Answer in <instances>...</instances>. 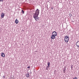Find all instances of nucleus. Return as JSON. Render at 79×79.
Instances as JSON below:
<instances>
[{"label":"nucleus","instance_id":"1","mask_svg":"<svg viewBox=\"0 0 79 79\" xmlns=\"http://www.w3.org/2000/svg\"><path fill=\"white\" fill-rule=\"evenodd\" d=\"M52 35L51 36V38L52 39H56V36H57V33L55 31H54L52 33Z\"/></svg>","mask_w":79,"mask_h":79},{"label":"nucleus","instance_id":"2","mask_svg":"<svg viewBox=\"0 0 79 79\" xmlns=\"http://www.w3.org/2000/svg\"><path fill=\"white\" fill-rule=\"evenodd\" d=\"M39 11H40V10H39V9H37L35 10V12L33 16H39Z\"/></svg>","mask_w":79,"mask_h":79},{"label":"nucleus","instance_id":"3","mask_svg":"<svg viewBox=\"0 0 79 79\" xmlns=\"http://www.w3.org/2000/svg\"><path fill=\"white\" fill-rule=\"evenodd\" d=\"M64 40L66 43H68L69 41V36H65Z\"/></svg>","mask_w":79,"mask_h":79},{"label":"nucleus","instance_id":"4","mask_svg":"<svg viewBox=\"0 0 79 79\" xmlns=\"http://www.w3.org/2000/svg\"><path fill=\"white\" fill-rule=\"evenodd\" d=\"M33 17L35 19V21H39V17H38V15L33 16Z\"/></svg>","mask_w":79,"mask_h":79},{"label":"nucleus","instance_id":"5","mask_svg":"<svg viewBox=\"0 0 79 79\" xmlns=\"http://www.w3.org/2000/svg\"><path fill=\"white\" fill-rule=\"evenodd\" d=\"M4 16H5V14H3V13H2L1 14V17L2 18H3Z\"/></svg>","mask_w":79,"mask_h":79},{"label":"nucleus","instance_id":"6","mask_svg":"<svg viewBox=\"0 0 79 79\" xmlns=\"http://www.w3.org/2000/svg\"><path fill=\"white\" fill-rule=\"evenodd\" d=\"M76 45L77 47H79V41H78L76 43Z\"/></svg>","mask_w":79,"mask_h":79},{"label":"nucleus","instance_id":"7","mask_svg":"<svg viewBox=\"0 0 79 79\" xmlns=\"http://www.w3.org/2000/svg\"><path fill=\"white\" fill-rule=\"evenodd\" d=\"M5 53H2L1 54V56L2 57H5Z\"/></svg>","mask_w":79,"mask_h":79},{"label":"nucleus","instance_id":"8","mask_svg":"<svg viewBox=\"0 0 79 79\" xmlns=\"http://www.w3.org/2000/svg\"><path fill=\"white\" fill-rule=\"evenodd\" d=\"M18 23H19V21L16 19L15 20V23H16V24H18Z\"/></svg>","mask_w":79,"mask_h":79},{"label":"nucleus","instance_id":"9","mask_svg":"<svg viewBox=\"0 0 79 79\" xmlns=\"http://www.w3.org/2000/svg\"><path fill=\"white\" fill-rule=\"evenodd\" d=\"M30 77V76H30V75H29V73H27V74L26 75V77Z\"/></svg>","mask_w":79,"mask_h":79},{"label":"nucleus","instance_id":"10","mask_svg":"<svg viewBox=\"0 0 79 79\" xmlns=\"http://www.w3.org/2000/svg\"><path fill=\"white\" fill-rule=\"evenodd\" d=\"M47 64L48 65V67H50V62H48L47 63Z\"/></svg>","mask_w":79,"mask_h":79},{"label":"nucleus","instance_id":"11","mask_svg":"<svg viewBox=\"0 0 79 79\" xmlns=\"http://www.w3.org/2000/svg\"><path fill=\"white\" fill-rule=\"evenodd\" d=\"M66 67H64V69H63V72L64 73H66V72L65 71H66Z\"/></svg>","mask_w":79,"mask_h":79},{"label":"nucleus","instance_id":"12","mask_svg":"<svg viewBox=\"0 0 79 79\" xmlns=\"http://www.w3.org/2000/svg\"><path fill=\"white\" fill-rule=\"evenodd\" d=\"M49 68H50V67H48V66H47V67L46 68V70H48V69Z\"/></svg>","mask_w":79,"mask_h":79},{"label":"nucleus","instance_id":"13","mask_svg":"<svg viewBox=\"0 0 79 79\" xmlns=\"http://www.w3.org/2000/svg\"><path fill=\"white\" fill-rule=\"evenodd\" d=\"M69 16L70 17H71L72 16V14L71 13L69 14Z\"/></svg>","mask_w":79,"mask_h":79},{"label":"nucleus","instance_id":"14","mask_svg":"<svg viewBox=\"0 0 79 79\" xmlns=\"http://www.w3.org/2000/svg\"><path fill=\"white\" fill-rule=\"evenodd\" d=\"M71 69H73V65H72L71 66Z\"/></svg>","mask_w":79,"mask_h":79},{"label":"nucleus","instance_id":"15","mask_svg":"<svg viewBox=\"0 0 79 79\" xmlns=\"http://www.w3.org/2000/svg\"><path fill=\"white\" fill-rule=\"evenodd\" d=\"M22 13H23V14H24V10H22Z\"/></svg>","mask_w":79,"mask_h":79},{"label":"nucleus","instance_id":"16","mask_svg":"<svg viewBox=\"0 0 79 79\" xmlns=\"http://www.w3.org/2000/svg\"><path fill=\"white\" fill-rule=\"evenodd\" d=\"M30 68H31V67H30V66H28L27 67V68L28 69H30Z\"/></svg>","mask_w":79,"mask_h":79},{"label":"nucleus","instance_id":"17","mask_svg":"<svg viewBox=\"0 0 79 79\" xmlns=\"http://www.w3.org/2000/svg\"><path fill=\"white\" fill-rule=\"evenodd\" d=\"M0 2H3V0H0Z\"/></svg>","mask_w":79,"mask_h":79},{"label":"nucleus","instance_id":"18","mask_svg":"<svg viewBox=\"0 0 79 79\" xmlns=\"http://www.w3.org/2000/svg\"><path fill=\"white\" fill-rule=\"evenodd\" d=\"M3 77V78H5V76H4Z\"/></svg>","mask_w":79,"mask_h":79},{"label":"nucleus","instance_id":"19","mask_svg":"<svg viewBox=\"0 0 79 79\" xmlns=\"http://www.w3.org/2000/svg\"><path fill=\"white\" fill-rule=\"evenodd\" d=\"M51 9L52 10H53V7H52Z\"/></svg>","mask_w":79,"mask_h":79},{"label":"nucleus","instance_id":"20","mask_svg":"<svg viewBox=\"0 0 79 79\" xmlns=\"http://www.w3.org/2000/svg\"><path fill=\"white\" fill-rule=\"evenodd\" d=\"M31 74H32V73L31 72Z\"/></svg>","mask_w":79,"mask_h":79}]
</instances>
